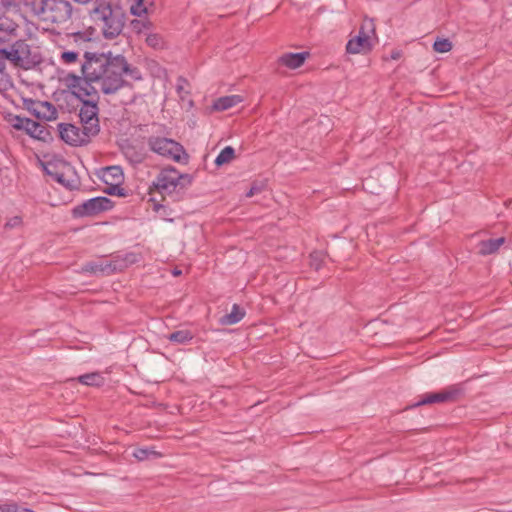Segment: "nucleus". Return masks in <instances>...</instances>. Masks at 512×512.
<instances>
[{"mask_svg": "<svg viewBox=\"0 0 512 512\" xmlns=\"http://www.w3.org/2000/svg\"><path fill=\"white\" fill-rule=\"evenodd\" d=\"M82 77L70 75L67 80H72L82 86L86 81L90 86L96 84L99 91L105 95H114L122 88L132 87V81L143 79L140 69L130 64L122 54L112 52L84 53V62L81 64Z\"/></svg>", "mask_w": 512, "mask_h": 512, "instance_id": "nucleus-1", "label": "nucleus"}, {"mask_svg": "<svg viewBox=\"0 0 512 512\" xmlns=\"http://www.w3.org/2000/svg\"><path fill=\"white\" fill-rule=\"evenodd\" d=\"M68 88L72 95L79 99L82 103L79 110V118L83 128H96L95 136L100 132L99 126V93L95 86H90L86 81H82V86L68 80Z\"/></svg>", "mask_w": 512, "mask_h": 512, "instance_id": "nucleus-2", "label": "nucleus"}, {"mask_svg": "<svg viewBox=\"0 0 512 512\" xmlns=\"http://www.w3.org/2000/svg\"><path fill=\"white\" fill-rule=\"evenodd\" d=\"M192 176L180 173L176 168L168 166L163 168L149 186V194L157 191L162 195H172L191 185Z\"/></svg>", "mask_w": 512, "mask_h": 512, "instance_id": "nucleus-3", "label": "nucleus"}, {"mask_svg": "<svg viewBox=\"0 0 512 512\" xmlns=\"http://www.w3.org/2000/svg\"><path fill=\"white\" fill-rule=\"evenodd\" d=\"M32 8L41 21L57 25L66 23L73 11L68 0H37L32 3Z\"/></svg>", "mask_w": 512, "mask_h": 512, "instance_id": "nucleus-4", "label": "nucleus"}, {"mask_svg": "<svg viewBox=\"0 0 512 512\" xmlns=\"http://www.w3.org/2000/svg\"><path fill=\"white\" fill-rule=\"evenodd\" d=\"M94 20L103 22L102 31L107 39L117 37L124 27V14L120 10H113L110 5H99L92 11Z\"/></svg>", "mask_w": 512, "mask_h": 512, "instance_id": "nucleus-5", "label": "nucleus"}, {"mask_svg": "<svg viewBox=\"0 0 512 512\" xmlns=\"http://www.w3.org/2000/svg\"><path fill=\"white\" fill-rule=\"evenodd\" d=\"M147 145L149 149L169 160H173L177 163H188L189 155L185 151L184 147L177 141L160 136H150L147 139Z\"/></svg>", "mask_w": 512, "mask_h": 512, "instance_id": "nucleus-6", "label": "nucleus"}, {"mask_svg": "<svg viewBox=\"0 0 512 512\" xmlns=\"http://www.w3.org/2000/svg\"><path fill=\"white\" fill-rule=\"evenodd\" d=\"M59 137L66 144L74 147L87 145L95 136L96 128H80L71 123H59L57 125Z\"/></svg>", "mask_w": 512, "mask_h": 512, "instance_id": "nucleus-7", "label": "nucleus"}, {"mask_svg": "<svg viewBox=\"0 0 512 512\" xmlns=\"http://www.w3.org/2000/svg\"><path fill=\"white\" fill-rule=\"evenodd\" d=\"M113 208V202L105 196H97L90 198L83 203L76 205L72 209L74 218H84L96 216L101 212L109 211Z\"/></svg>", "mask_w": 512, "mask_h": 512, "instance_id": "nucleus-8", "label": "nucleus"}, {"mask_svg": "<svg viewBox=\"0 0 512 512\" xmlns=\"http://www.w3.org/2000/svg\"><path fill=\"white\" fill-rule=\"evenodd\" d=\"M370 32L374 33L373 23L371 21L363 22L358 34L347 42L346 52L349 54H364L369 52L372 49Z\"/></svg>", "mask_w": 512, "mask_h": 512, "instance_id": "nucleus-9", "label": "nucleus"}, {"mask_svg": "<svg viewBox=\"0 0 512 512\" xmlns=\"http://www.w3.org/2000/svg\"><path fill=\"white\" fill-rule=\"evenodd\" d=\"M461 393L462 389L459 385H452L439 392L426 393L422 395L421 399H419L410 407H419L433 403L453 402Z\"/></svg>", "mask_w": 512, "mask_h": 512, "instance_id": "nucleus-10", "label": "nucleus"}, {"mask_svg": "<svg viewBox=\"0 0 512 512\" xmlns=\"http://www.w3.org/2000/svg\"><path fill=\"white\" fill-rule=\"evenodd\" d=\"M15 66L29 69L39 63L36 54H33L31 46L25 40L14 42Z\"/></svg>", "mask_w": 512, "mask_h": 512, "instance_id": "nucleus-11", "label": "nucleus"}, {"mask_svg": "<svg viewBox=\"0 0 512 512\" xmlns=\"http://www.w3.org/2000/svg\"><path fill=\"white\" fill-rule=\"evenodd\" d=\"M120 267L121 266L117 267V265L114 264L113 259L105 260L103 258H100L98 260L84 263L80 268V272L89 275L108 276L115 272H118V269Z\"/></svg>", "mask_w": 512, "mask_h": 512, "instance_id": "nucleus-12", "label": "nucleus"}, {"mask_svg": "<svg viewBox=\"0 0 512 512\" xmlns=\"http://www.w3.org/2000/svg\"><path fill=\"white\" fill-rule=\"evenodd\" d=\"M309 56L310 53L307 51L297 53L287 52L279 56L278 63L289 69H297L304 64V62Z\"/></svg>", "mask_w": 512, "mask_h": 512, "instance_id": "nucleus-13", "label": "nucleus"}, {"mask_svg": "<svg viewBox=\"0 0 512 512\" xmlns=\"http://www.w3.org/2000/svg\"><path fill=\"white\" fill-rule=\"evenodd\" d=\"M26 123L24 131L32 138L48 141L51 139V134L45 125H42L30 118L24 121Z\"/></svg>", "mask_w": 512, "mask_h": 512, "instance_id": "nucleus-14", "label": "nucleus"}, {"mask_svg": "<svg viewBox=\"0 0 512 512\" xmlns=\"http://www.w3.org/2000/svg\"><path fill=\"white\" fill-rule=\"evenodd\" d=\"M18 24L6 16L0 17V45L9 42L16 35Z\"/></svg>", "mask_w": 512, "mask_h": 512, "instance_id": "nucleus-15", "label": "nucleus"}, {"mask_svg": "<svg viewBox=\"0 0 512 512\" xmlns=\"http://www.w3.org/2000/svg\"><path fill=\"white\" fill-rule=\"evenodd\" d=\"M505 243L504 237L495 239L481 240L477 244L478 254L481 256H487L496 253L501 245Z\"/></svg>", "mask_w": 512, "mask_h": 512, "instance_id": "nucleus-16", "label": "nucleus"}, {"mask_svg": "<svg viewBox=\"0 0 512 512\" xmlns=\"http://www.w3.org/2000/svg\"><path fill=\"white\" fill-rule=\"evenodd\" d=\"M58 112L53 104L48 101L37 102V113L36 118L45 119L47 121L55 120Z\"/></svg>", "mask_w": 512, "mask_h": 512, "instance_id": "nucleus-17", "label": "nucleus"}, {"mask_svg": "<svg viewBox=\"0 0 512 512\" xmlns=\"http://www.w3.org/2000/svg\"><path fill=\"white\" fill-rule=\"evenodd\" d=\"M240 102H242V97L240 95L223 96L214 101L213 109L216 111H225L236 106Z\"/></svg>", "mask_w": 512, "mask_h": 512, "instance_id": "nucleus-18", "label": "nucleus"}, {"mask_svg": "<svg viewBox=\"0 0 512 512\" xmlns=\"http://www.w3.org/2000/svg\"><path fill=\"white\" fill-rule=\"evenodd\" d=\"M123 155L133 166L143 163L146 158L145 153L142 150H138L133 145H128L123 148Z\"/></svg>", "mask_w": 512, "mask_h": 512, "instance_id": "nucleus-19", "label": "nucleus"}, {"mask_svg": "<svg viewBox=\"0 0 512 512\" xmlns=\"http://www.w3.org/2000/svg\"><path fill=\"white\" fill-rule=\"evenodd\" d=\"M245 310L238 304H233L230 313L221 318V324L234 325L240 322L245 316Z\"/></svg>", "mask_w": 512, "mask_h": 512, "instance_id": "nucleus-20", "label": "nucleus"}, {"mask_svg": "<svg viewBox=\"0 0 512 512\" xmlns=\"http://www.w3.org/2000/svg\"><path fill=\"white\" fill-rule=\"evenodd\" d=\"M72 174L73 175L69 176V175H67L66 172H56L54 174V179L58 183L63 185L65 188H67L69 190H75V189H78V187L80 185V180L74 173H72Z\"/></svg>", "mask_w": 512, "mask_h": 512, "instance_id": "nucleus-21", "label": "nucleus"}, {"mask_svg": "<svg viewBox=\"0 0 512 512\" xmlns=\"http://www.w3.org/2000/svg\"><path fill=\"white\" fill-rule=\"evenodd\" d=\"M76 380L86 386L100 387L104 384L105 379L100 372H90L80 375Z\"/></svg>", "mask_w": 512, "mask_h": 512, "instance_id": "nucleus-22", "label": "nucleus"}, {"mask_svg": "<svg viewBox=\"0 0 512 512\" xmlns=\"http://www.w3.org/2000/svg\"><path fill=\"white\" fill-rule=\"evenodd\" d=\"M193 338H194V334L190 330H187V329L174 331L167 336V339L171 343L182 344V345L190 343L193 340Z\"/></svg>", "mask_w": 512, "mask_h": 512, "instance_id": "nucleus-23", "label": "nucleus"}, {"mask_svg": "<svg viewBox=\"0 0 512 512\" xmlns=\"http://www.w3.org/2000/svg\"><path fill=\"white\" fill-rule=\"evenodd\" d=\"M105 182L111 180L112 183L121 184L124 179L123 169L120 166H108L104 168Z\"/></svg>", "mask_w": 512, "mask_h": 512, "instance_id": "nucleus-24", "label": "nucleus"}, {"mask_svg": "<svg viewBox=\"0 0 512 512\" xmlns=\"http://www.w3.org/2000/svg\"><path fill=\"white\" fill-rule=\"evenodd\" d=\"M12 87L13 82L6 71V63L0 61V94L7 92Z\"/></svg>", "mask_w": 512, "mask_h": 512, "instance_id": "nucleus-25", "label": "nucleus"}, {"mask_svg": "<svg viewBox=\"0 0 512 512\" xmlns=\"http://www.w3.org/2000/svg\"><path fill=\"white\" fill-rule=\"evenodd\" d=\"M138 260V256L135 253H126L123 257L116 256L113 258L114 264L118 266H121L118 269V272L123 271L126 269L129 265L136 263Z\"/></svg>", "mask_w": 512, "mask_h": 512, "instance_id": "nucleus-26", "label": "nucleus"}, {"mask_svg": "<svg viewBox=\"0 0 512 512\" xmlns=\"http://www.w3.org/2000/svg\"><path fill=\"white\" fill-rule=\"evenodd\" d=\"M235 157V150L231 146L224 147L218 156L216 157L214 163L216 166L220 167L226 163H229Z\"/></svg>", "mask_w": 512, "mask_h": 512, "instance_id": "nucleus-27", "label": "nucleus"}, {"mask_svg": "<svg viewBox=\"0 0 512 512\" xmlns=\"http://www.w3.org/2000/svg\"><path fill=\"white\" fill-rule=\"evenodd\" d=\"M161 454L153 448H137L133 451V456L139 460L144 461L150 458H157Z\"/></svg>", "mask_w": 512, "mask_h": 512, "instance_id": "nucleus-28", "label": "nucleus"}, {"mask_svg": "<svg viewBox=\"0 0 512 512\" xmlns=\"http://www.w3.org/2000/svg\"><path fill=\"white\" fill-rule=\"evenodd\" d=\"M27 119H28L27 117H21L19 115L9 114L7 121L14 129L24 131V128L26 125V123L24 121Z\"/></svg>", "mask_w": 512, "mask_h": 512, "instance_id": "nucleus-29", "label": "nucleus"}, {"mask_svg": "<svg viewBox=\"0 0 512 512\" xmlns=\"http://www.w3.org/2000/svg\"><path fill=\"white\" fill-rule=\"evenodd\" d=\"M433 49L439 53H446L452 49V43L449 39H437L433 44Z\"/></svg>", "mask_w": 512, "mask_h": 512, "instance_id": "nucleus-30", "label": "nucleus"}, {"mask_svg": "<svg viewBox=\"0 0 512 512\" xmlns=\"http://www.w3.org/2000/svg\"><path fill=\"white\" fill-rule=\"evenodd\" d=\"M15 53H14V43L10 48H0V61L6 63V61H10L15 65Z\"/></svg>", "mask_w": 512, "mask_h": 512, "instance_id": "nucleus-31", "label": "nucleus"}, {"mask_svg": "<svg viewBox=\"0 0 512 512\" xmlns=\"http://www.w3.org/2000/svg\"><path fill=\"white\" fill-rule=\"evenodd\" d=\"M130 12L134 16H142L147 12V7L144 4V0H136L130 7Z\"/></svg>", "mask_w": 512, "mask_h": 512, "instance_id": "nucleus-32", "label": "nucleus"}, {"mask_svg": "<svg viewBox=\"0 0 512 512\" xmlns=\"http://www.w3.org/2000/svg\"><path fill=\"white\" fill-rule=\"evenodd\" d=\"M23 225V219L21 216H13L7 219L4 224V228L8 230L21 228Z\"/></svg>", "mask_w": 512, "mask_h": 512, "instance_id": "nucleus-33", "label": "nucleus"}, {"mask_svg": "<svg viewBox=\"0 0 512 512\" xmlns=\"http://www.w3.org/2000/svg\"><path fill=\"white\" fill-rule=\"evenodd\" d=\"M0 512H34L31 509L19 507L15 503H6L0 505Z\"/></svg>", "mask_w": 512, "mask_h": 512, "instance_id": "nucleus-34", "label": "nucleus"}, {"mask_svg": "<svg viewBox=\"0 0 512 512\" xmlns=\"http://www.w3.org/2000/svg\"><path fill=\"white\" fill-rule=\"evenodd\" d=\"M61 59L67 64L75 63L78 59V53L75 51H64L61 54Z\"/></svg>", "mask_w": 512, "mask_h": 512, "instance_id": "nucleus-35", "label": "nucleus"}, {"mask_svg": "<svg viewBox=\"0 0 512 512\" xmlns=\"http://www.w3.org/2000/svg\"><path fill=\"white\" fill-rule=\"evenodd\" d=\"M146 43L153 48H158L162 45V38L158 34H149L146 37Z\"/></svg>", "mask_w": 512, "mask_h": 512, "instance_id": "nucleus-36", "label": "nucleus"}, {"mask_svg": "<svg viewBox=\"0 0 512 512\" xmlns=\"http://www.w3.org/2000/svg\"><path fill=\"white\" fill-rule=\"evenodd\" d=\"M120 184L112 183V185L106 190L109 195H117L120 197L126 196L124 188L119 186Z\"/></svg>", "mask_w": 512, "mask_h": 512, "instance_id": "nucleus-37", "label": "nucleus"}, {"mask_svg": "<svg viewBox=\"0 0 512 512\" xmlns=\"http://www.w3.org/2000/svg\"><path fill=\"white\" fill-rule=\"evenodd\" d=\"M263 189V185H260L258 183H253L249 191L246 193L247 197H252L258 193H260Z\"/></svg>", "mask_w": 512, "mask_h": 512, "instance_id": "nucleus-38", "label": "nucleus"}, {"mask_svg": "<svg viewBox=\"0 0 512 512\" xmlns=\"http://www.w3.org/2000/svg\"><path fill=\"white\" fill-rule=\"evenodd\" d=\"M153 210L156 212H160L161 210H166V206H164L160 203L154 202Z\"/></svg>", "mask_w": 512, "mask_h": 512, "instance_id": "nucleus-39", "label": "nucleus"}, {"mask_svg": "<svg viewBox=\"0 0 512 512\" xmlns=\"http://www.w3.org/2000/svg\"><path fill=\"white\" fill-rule=\"evenodd\" d=\"M31 112L33 113V115L36 117V113H37V102L34 103V107L32 109H30Z\"/></svg>", "mask_w": 512, "mask_h": 512, "instance_id": "nucleus-40", "label": "nucleus"}, {"mask_svg": "<svg viewBox=\"0 0 512 512\" xmlns=\"http://www.w3.org/2000/svg\"><path fill=\"white\" fill-rule=\"evenodd\" d=\"M311 258H312V261L313 263H319L318 260H317V254H311Z\"/></svg>", "mask_w": 512, "mask_h": 512, "instance_id": "nucleus-41", "label": "nucleus"}, {"mask_svg": "<svg viewBox=\"0 0 512 512\" xmlns=\"http://www.w3.org/2000/svg\"><path fill=\"white\" fill-rule=\"evenodd\" d=\"M74 1L77 3H81V4H86V3L90 2L91 0H74Z\"/></svg>", "mask_w": 512, "mask_h": 512, "instance_id": "nucleus-42", "label": "nucleus"}, {"mask_svg": "<svg viewBox=\"0 0 512 512\" xmlns=\"http://www.w3.org/2000/svg\"><path fill=\"white\" fill-rule=\"evenodd\" d=\"M75 38H76V40H78V38H79V39H82V33H81V32H77V33L75 34Z\"/></svg>", "mask_w": 512, "mask_h": 512, "instance_id": "nucleus-43", "label": "nucleus"}, {"mask_svg": "<svg viewBox=\"0 0 512 512\" xmlns=\"http://www.w3.org/2000/svg\"><path fill=\"white\" fill-rule=\"evenodd\" d=\"M399 56H400L399 52H396V53H393L391 57H392L393 59H398V58H399Z\"/></svg>", "mask_w": 512, "mask_h": 512, "instance_id": "nucleus-44", "label": "nucleus"}, {"mask_svg": "<svg viewBox=\"0 0 512 512\" xmlns=\"http://www.w3.org/2000/svg\"><path fill=\"white\" fill-rule=\"evenodd\" d=\"M312 265H313L317 270H318V269L320 268V266H321V265H320V263H313Z\"/></svg>", "mask_w": 512, "mask_h": 512, "instance_id": "nucleus-45", "label": "nucleus"}, {"mask_svg": "<svg viewBox=\"0 0 512 512\" xmlns=\"http://www.w3.org/2000/svg\"><path fill=\"white\" fill-rule=\"evenodd\" d=\"M180 273H181V271H179V270L174 271V275H179Z\"/></svg>", "mask_w": 512, "mask_h": 512, "instance_id": "nucleus-46", "label": "nucleus"}]
</instances>
